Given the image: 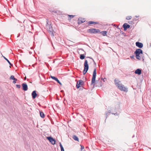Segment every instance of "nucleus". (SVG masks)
Returning a JSON list of instances; mask_svg holds the SVG:
<instances>
[{"instance_id": "nucleus-27", "label": "nucleus", "mask_w": 151, "mask_h": 151, "mask_svg": "<svg viewBox=\"0 0 151 151\" xmlns=\"http://www.w3.org/2000/svg\"><path fill=\"white\" fill-rule=\"evenodd\" d=\"M84 70H83V73L84 75H85V63H84Z\"/></svg>"}, {"instance_id": "nucleus-31", "label": "nucleus", "mask_w": 151, "mask_h": 151, "mask_svg": "<svg viewBox=\"0 0 151 151\" xmlns=\"http://www.w3.org/2000/svg\"><path fill=\"white\" fill-rule=\"evenodd\" d=\"M56 81L59 83L60 82L58 80Z\"/></svg>"}, {"instance_id": "nucleus-10", "label": "nucleus", "mask_w": 151, "mask_h": 151, "mask_svg": "<svg viewBox=\"0 0 151 151\" xmlns=\"http://www.w3.org/2000/svg\"><path fill=\"white\" fill-rule=\"evenodd\" d=\"M123 27L124 28V30H126L127 28H129L130 27V25L129 24H127L126 23H124L123 26Z\"/></svg>"}, {"instance_id": "nucleus-32", "label": "nucleus", "mask_w": 151, "mask_h": 151, "mask_svg": "<svg viewBox=\"0 0 151 151\" xmlns=\"http://www.w3.org/2000/svg\"><path fill=\"white\" fill-rule=\"evenodd\" d=\"M59 83V84H60L61 85H62V83H61L60 82V83Z\"/></svg>"}, {"instance_id": "nucleus-2", "label": "nucleus", "mask_w": 151, "mask_h": 151, "mask_svg": "<svg viewBox=\"0 0 151 151\" xmlns=\"http://www.w3.org/2000/svg\"><path fill=\"white\" fill-rule=\"evenodd\" d=\"M115 84L119 89L122 91H127L128 88L124 86L122 84L120 83V81L117 79H115L114 80Z\"/></svg>"}, {"instance_id": "nucleus-21", "label": "nucleus", "mask_w": 151, "mask_h": 151, "mask_svg": "<svg viewBox=\"0 0 151 151\" xmlns=\"http://www.w3.org/2000/svg\"><path fill=\"white\" fill-rule=\"evenodd\" d=\"M88 24H96L97 23L96 22H94L93 21H90L88 22Z\"/></svg>"}, {"instance_id": "nucleus-12", "label": "nucleus", "mask_w": 151, "mask_h": 151, "mask_svg": "<svg viewBox=\"0 0 151 151\" xmlns=\"http://www.w3.org/2000/svg\"><path fill=\"white\" fill-rule=\"evenodd\" d=\"M32 95L33 99H35L36 96L37 95V94L36 93V91H33L32 93Z\"/></svg>"}, {"instance_id": "nucleus-18", "label": "nucleus", "mask_w": 151, "mask_h": 151, "mask_svg": "<svg viewBox=\"0 0 151 151\" xmlns=\"http://www.w3.org/2000/svg\"><path fill=\"white\" fill-rule=\"evenodd\" d=\"M40 116L41 117L43 118L45 117V114L43 112H41L40 111Z\"/></svg>"}, {"instance_id": "nucleus-4", "label": "nucleus", "mask_w": 151, "mask_h": 151, "mask_svg": "<svg viewBox=\"0 0 151 151\" xmlns=\"http://www.w3.org/2000/svg\"><path fill=\"white\" fill-rule=\"evenodd\" d=\"M87 32L95 34L100 32V30L98 29L92 28L89 29L87 30Z\"/></svg>"}, {"instance_id": "nucleus-30", "label": "nucleus", "mask_w": 151, "mask_h": 151, "mask_svg": "<svg viewBox=\"0 0 151 151\" xmlns=\"http://www.w3.org/2000/svg\"><path fill=\"white\" fill-rule=\"evenodd\" d=\"M56 81L59 83L60 82L58 80Z\"/></svg>"}, {"instance_id": "nucleus-6", "label": "nucleus", "mask_w": 151, "mask_h": 151, "mask_svg": "<svg viewBox=\"0 0 151 151\" xmlns=\"http://www.w3.org/2000/svg\"><path fill=\"white\" fill-rule=\"evenodd\" d=\"M47 138L52 144L55 145V140L52 137H47Z\"/></svg>"}, {"instance_id": "nucleus-29", "label": "nucleus", "mask_w": 151, "mask_h": 151, "mask_svg": "<svg viewBox=\"0 0 151 151\" xmlns=\"http://www.w3.org/2000/svg\"><path fill=\"white\" fill-rule=\"evenodd\" d=\"M16 87L18 88H20V86L19 85H17Z\"/></svg>"}, {"instance_id": "nucleus-20", "label": "nucleus", "mask_w": 151, "mask_h": 151, "mask_svg": "<svg viewBox=\"0 0 151 151\" xmlns=\"http://www.w3.org/2000/svg\"><path fill=\"white\" fill-rule=\"evenodd\" d=\"M60 144V148H61V151H64V148L62 146V145H61V144L60 142L59 143Z\"/></svg>"}, {"instance_id": "nucleus-26", "label": "nucleus", "mask_w": 151, "mask_h": 151, "mask_svg": "<svg viewBox=\"0 0 151 151\" xmlns=\"http://www.w3.org/2000/svg\"><path fill=\"white\" fill-rule=\"evenodd\" d=\"M29 27V26L27 24H24V27L25 28V29H27Z\"/></svg>"}, {"instance_id": "nucleus-11", "label": "nucleus", "mask_w": 151, "mask_h": 151, "mask_svg": "<svg viewBox=\"0 0 151 151\" xmlns=\"http://www.w3.org/2000/svg\"><path fill=\"white\" fill-rule=\"evenodd\" d=\"M10 79L14 80L13 81V83H16V81H17V79L14 78V76H11L10 78Z\"/></svg>"}, {"instance_id": "nucleus-7", "label": "nucleus", "mask_w": 151, "mask_h": 151, "mask_svg": "<svg viewBox=\"0 0 151 151\" xmlns=\"http://www.w3.org/2000/svg\"><path fill=\"white\" fill-rule=\"evenodd\" d=\"M85 22V19L81 17H80L78 20V23L79 24H81Z\"/></svg>"}, {"instance_id": "nucleus-23", "label": "nucleus", "mask_w": 151, "mask_h": 151, "mask_svg": "<svg viewBox=\"0 0 151 151\" xmlns=\"http://www.w3.org/2000/svg\"><path fill=\"white\" fill-rule=\"evenodd\" d=\"M51 78L53 79H54V80H55V81H57L58 80V78H56L55 77H54V76H51Z\"/></svg>"}, {"instance_id": "nucleus-28", "label": "nucleus", "mask_w": 151, "mask_h": 151, "mask_svg": "<svg viewBox=\"0 0 151 151\" xmlns=\"http://www.w3.org/2000/svg\"><path fill=\"white\" fill-rule=\"evenodd\" d=\"M84 147L83 146H82L81 145V150H83L84 149Z\"/></svg>"}, {"instance_id": "nucleus-1", "label": "nucleus", "mask_w": 151, "mask_h": 151, "mask_svg": "<svg viewBox=\"0 0 151 151\" xmlns=\"http://www.w3.org/2000/svg\"><path fill=\"white\" fill-rule=\"evenodd\" d=\"M96 69L94 70L91 80V85H93V86L100 87L102 86V83L101 81H95L96 77Z\"/></svg>"}, {"instance_id": "nucleus-22", "label": "nucleus", "mask_w": 151, "mask_h": 151, "mask_svg": "<svg viewBox=\"0 0 151 151\" xmlns=\"http://www.w3.org/2000/svg\"><path fill=\"white\" fill-rule=\"evenodd\" d=\"M51 78L53 79H54V80H55V81H57L58 80V78H56L55 77H54V76H51Z\"/></svg>"}, {"instance_id": "nucleus-8", "label": "nucleus", "mask_w": 151, "mask_h": 151, "mask_svg": "<svg viewBox=\"0 0 151 151\" xmlns=\"http://www.w3.org/2000/svg\"><path fill=\"white\" fill-rule=\"evenodd\" d=\"M23 89L24 91H27L28 89L27 86V84L25 83H23L22 84Z\"/></svg>"}, {"instance_id": "nucleus-19", "label": "nucleus", "mask_w": 151, "mask_h": 151, "mask_svg": "<svg viewBox=\"0 0 151 151\" xmlns=\"http://www.w3.org/2000/svg\"><path fill=\"white\" fill-rule=\"evenodd\" d=\"M3 57L6 60V61L11 66H12V65L11 64L10 62H9V60L7 59L6 58H5L4 56H3Z\"/></svg>"}, {"instance_id": "nucleus-5", "label": "nucleus", "mask_w": 151, "mask_h": 151, "mask_svg": "<svg viewBox=\"0 0 151 151\" xmlns=\"http://www.w3.org/2000/svg\"><path fill=\"white\" fill-rule=\"evenodd\" d=\"M84 82L82 80H78L77 82L76 85V87L77 88L81 87L84 84Z\"/></svg>"}, {"instance_id": "nucleus-9", "label": "nucleus", "mask_w": 151, "mask_h": 151, "mask_svg": "<svg viewBox=\"0 0 151 151\" xmlns=\"http://www.w3.org/2000/svg\"><path fill=\"white\" fill-rule=\"evenodd\" d=\"M136 46L140 48H142L143 46V44L141 42H137L136 43Z\"/></svg>"}, {"instance_id": "nucleus-3", "label": "nucleus", "mask_w": 151, "mask_h": 151, "mask_svg": "<svg viewBox=\"0 0 151 151\" xmlns=\"http://www.w3.org/2000/svg\"><path fill=\"white\" fill-rule=\"evenodd\" d=\"M134 53L136 54V58L137 59L140 60L141 57L139 56V55L140 54H142V51L140 49H138L136 50Z\"/></svg>"}, {"instance_id": "nucleus-24", "label": "nucleus", "mask_w": 151, "mask_h": 151, "mask_svg": "<svg viewBox=\"0 0 151 151\" xmlns=\"http://www.w3.org/2000/svg\"><path fill=\"white\" fill-rule=\"evenodd\" d=\"M80 59H83L85 58V56L83 55H81L80 57Z\"/></svg>"}, {"instance_id": "nucleus-16", "label": "nucleus", "mask_w": 151, "mask_h": 151, "mask_svg": "<svg viewBox=\"0 0 151 151\" xmlns=\"http://www.w3.org/2000/svg\"><path fill=\"white\" fill-rule=\"evenodd\" d=\"M73 138L75 140L78 141V138L76 135L73 136Z\"/></svg>"}, {"instance_id": "nucleus-14", "label": "nucleus", "mask_w": 151, "mask_h": 151, "mask_svg": "<svg viewBox=\"0 0 151 151\" xmlns=\"http://www.w3.org/2000/svg\"><path fill=\"white\" fill-rule=\"evenodd\" d=\"M88 68V62L86 60V73Z\"/></svg>"}, {"instance_id": "nucleus-17", "label": "nucleus", "mask_w": 151, "mask_h": 151, "mask_svg": "<svg viewBox=\"0 0 151 151\" xmlns=\"http://www.w3.org/2000/svg\"><path fill=\"white\" fill-rule=\"evenodd\" d=\"M68 19L70 21L71 20V19L72 18H73L74 17V16L73 15H68Z\"/></svg>"}, {"instance_id": "nucleus-15", "label": "nucleus", "mask_w": 151, "mask_h": 151, "mask_svg": "<svg viewBox=\"0 0 151 151\" xmlns=\"http://www.w3.org/2000/svg\"><path fill=\"white\" fill-rule=\"evenodd\" d=\"M107 32L106 31H104L100 32V33H101L102 35L103 36H105L107 35Z\"/></svg>"}, {"instance_id": "nucleus-13", "label": "nucleus", "mask_w": 151, "mask_h": 151, "mask_svg": "<svg viewBox=\"0 0 151 151\" xmlns=\"http://www.w3.org/2000/svg\"><path fill=\"white\" fill-rule=\"evenodd\" d=\"M135 73L136 74H138L140 75L141 73V70L139 69H137L135 71Z\"/></svg>"}, {"instance_id": "nucleus-25", "label": "nucleus", "mask_w": 151, "mask_h": 151, "mask_svg": "<svg viewBox=\"0 0 151 151\" xmlns=\"http://www.w3.org/2000/svg\"><path fill=\"white\" fill-rule=\"evenodd\" d=\"M132 17L131 16H128L127 17L126 19L127 20H129L131 19Z\"/></svg>"}]
</instances>
